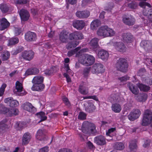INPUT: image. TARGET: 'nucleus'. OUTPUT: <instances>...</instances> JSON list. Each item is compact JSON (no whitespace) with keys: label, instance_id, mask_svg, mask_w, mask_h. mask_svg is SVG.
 <instances>
[{"label":"nucleus","instance_id":"nucleus-1","mask_svg":"<svg viewBox=\"0 0 152 152\" xmlns=\"http://www.w3.org/2000/svg\"><path fill=\"white\" fill-rule=\"evenodd\" d=\"M69 39L73 41L69 42L66 46V48L70 49L76 47L79 44V42L76 40L82 39L83 38V35L80 32L75 31L69 34Z\"/></svg>","mask_w":152,"mask_h":152},{"label":"nucleus","instance_id":"nucleus-2","mask_svg":"<svg viewBox=\"0 0 152 152\" xmlns=\"http://www.w3.org/2000/svg\"><path fill=\"white\" fill-rule=\"evenodd\" d=\"M97 34L98 36L104 38L114 36L115 32L112 28L104 26L99 28L97 31Z\"/></svg>","mask_w":152,"mask_h":152},{"label":"nucleus","instance_id":"nucleus-3","mask_svg":"<svg viewBox=\"0 0 152 152\" xmlns=\"http://www.w3.org/2000/svg\"><path fill=\"white\" fill-rule=\"evenodd\" d=\"M78 61L83 65L88 66H91L94 63L95 58L92 55L85 54L83 56V58H80Z\"/></svg>","mask_w":152,"mask_h":152},{"label":"nucleus","instance_id":"nucleus-4","mask_svg":"<svg viewBox=\"0 0 152 152\" xmlns=\"http://www.w3.org/2000/svg\"><path fill=\"white\" fill-rule=\"evenodd\" d=\"M152 121V112L148 110H145L142 120V125L146 126L150 124Z\"/></svg>","mask_w":152,"mask_h":152},{"label":"nucleus","instance_id":"nucleus-5","mask_svg":"<svg viewBox=\"0 0 152 152\" xmlns=\"http://www.w3.org/2000/svg\"><path fill=\"white\" fill-rule=\"evenodd\" d=\"M122 20L125 24L128 26L133 25L135 22V19L134 17L129 15H124Z\"/></svg>","mask_w":152,"mask_h":152},{"label":"nucleus","instance_id":"nucleus-6","mask_svg":"<svg viewBox=\"0 0 152 152\" xmlns=\"http://www.w3.org/2000/svg\"><path fill=\"white\" fill-rule=\"evenodd\" d=\"M106 138L102 135H98L94 138V142L97 145L102 146L106 144Z\"/></svg>","mask_w":152,"mask_h":152},{"label":"nucleus","instance_id":"nucleus-7","mask_svg":"<svg viewBox=\"0 0 152 152\" xmlns=\"http://www.w3.org/2000/svg\"><path fill=\"white\" fill-rule=\"evenodd\" d=\"M140 114L141 112L139 110L135 109L130 113L128 117L130 120L133 121L137 118Z\"/></svg>","mask_w":152,"mask_h":152},{"label":"nucleus","instance_id":"nucleus-8","mask_svg":"<svg viewBox=\"0 0 152 152\" xmlns=\"http://www.w3.org/2000/svg\"><path fill=\"white\" fill-rule=\"evenodd\" d=\"M123 41L127 43H131L134 40V38L132 34L129 33H125L122 36Z\"/></svg>","mask_w":152,"mask_h":152},{"label":"nucleus","instance_id":"nucleus-9","mask_svg":"<svg viewBox=\"0 0 152 152\" xmlns=\"http://www.w3.org/2000/svg\"><path fill=\"white\" fill-rule=\"evenodd\" d=\"M19 15L22 21L27 20L30 17L29 12L26 10L22 9L20 10Z\"/></svg>","mask_w":152,"mask_h":152},{"label":"nucleus","instance_id":"nucleus-10","mask_svg":"<svg viewBox=\"0 0 152 152\" xmlns=\"http://www.w3.org/2000/svg\"><path fill=\"white\" fill-rule=\"evenodd\" d=\"M25 39L26 40L28 41H34L37 39V36L35 33L28 31L26 34Z\"/></svg>","mask_w":152,"mask_h":152},{"label":"nucleus","instance_id":"nucleus-11","mask_svg":"<svg viewBox=\"0 0 152 152\" xmlns=\"http://www.w3.org/2000/svg\"><path fill=\"white\" fill-rule=\"evenodd\" d=\"M23 107L25 110L33 113L36 111V108L29 102H27L23 104Z\"/></svg>","mask_w":152,"mask_h":152},{"label":"nucleus","instance_id":"nucleus-12","mask_svg":"<svg viewBox=\"0 0 152 152\" xmlns=\"http://www.w3.org/2000/svg\"><path fill=\"white\" fill-rule=\"evenodd\" d=\"M99 41L98 39L95 38L90 40L88 39L87 42L89 44L90 48L94 50L98 46V42Z\"/></svg>","mask_w":152,"mask_h":152},{"label":"nucleus","instance_id":"nucleus-13","mask_svg":"<svg viewBox=\"0 0 152 152\" xmlns=\"http://www.w3.org/2000/svg\"><path fill=\"white\" fill-rule=\"evenodd\" d=\"M85 25V23L82 20H76L73 22V27L79 30H82Z\"/></svg>","mask_w":152,"mask_h":152},{"label":"nucleus","instance_id":"nucleus-14","mask_svg":"<svg viewBox=\"0 0 152 152\" xmlns=\"http://www.w3.org/2000/svg\"><path fill=\"white\" fill-rule=\"evenodd\" d=\"M4 102L11 107H15L18 104V102L16 100H14L12 97L5 99Z\"/></svg>","mask_w":152,"mask_h":152},{"label":"nucleus","instance_id":"nucleus-15","mask_svg":"<svg viewBox=\"0 0 152 152\" xmlns=\"http://www.w3.org/2000/svg\"><path fill=\"white\" fill-rule=\"evenodd\" d=\"M34 53L31 50L25 51L22 53V56L25 59L30 61L32 59L34 56Z\"/></svg>","mask_w":152,"mask_h":152},{"label":"nucleus","instance_id":"nucleus-16","mask_svg":"<svg viewBox=\"0 0 152 152\" xmlns=\"http://www.w3.org/2000/svg\"><path fill=\"white\" fill-rule=\"evenodd\" d=\"M113 45L115 49L120 52H124L126 50L125 45L122 42H114Z\"/></svg>","mask_w":152,"mask_h":152},{"label":"nucleus","instance_id":"nucleus-17","mask_svg":"<svg viewBox=\"0 0 152 152\" xmlns=\"http://www.w3.org/2000/svg\"><path fill=\"white\" fill-rule=\"evenodd\" d=\"M39 72V69L36 67H31L26 71L25 75L26 76L30 75H36L38 74Z\"/></svg>","mask_w":152,"mask_h":152},{"label":"nucleus","instance_id":"nucleus-18","mask_svg":"<svg viewBox=\"0 0 152 152\" xmlns=\"http://www.w3.org/2000/svg\"><path fill=\"white\" fill-rule=\"evenodd\" d=\"M68 32L66 31H62L59 35V39L62 42H66L69 38Z\"/></svg>","mask_w":152,"mask_h":152},{"label":"nucleus","instance_id":"nucleus-19","mask_svg":"<svg viewBox=\"0 0 152 152\" xmlns=\"http://www.w3.org/2000/svg\"><path fill=\"white\" fill-rule=\"evenodd\" d=\"M96 109V107L92 102H88L86 104L85 111L88 113H91L94 112Z\"/></svg>","mask_w":152,"mask_h":152},{"label":"nucleus","instance_id":"nucleus-20","mask_svg":"<svg viewBox=\"0 0 152 152\" xmlns=\"http://www.w3.org/2000/svg\"><path fill=\"white\" fill-rule=\"evenodd\" d=\"M36 138L40 141L45 140L46 139V136L44 131L42 129H39L37 132Z\"/></svg>","mask_w":152,"mask_h":152},{"label":"nucleus","instance_id":"nucleus-21","mask_svg":"<svg viewBox=\"0 0 152 152\" xmlns=\"http://www.w3.org/2000/svg\"><path fill=\"white\" fill-rule=\"evenodd\" d=\"M77 17L80 18H88L90 15L89 12L87 11H77L76 13Z\"/></svg>","mask_w":152,"mask_h":152},{"label":"nucleus","instance_id":"nucleus-22","mask_svg":"<svg viewBox=\"0 0 152 152\" xmlns=\"http://www.w3.org/2000/svg\"><path fill=\"white\" fill-rule=\"evenodd\" d=\"M10 25V23L7 20L3 18L0 20V30H3L7 28Z\"/></svg>","mask_w":152,"mask_h":152},{"label":"nucleus","instance_id":"nucleus-23","mask_svg":"<svg viewBox=\"0 0 152 152\" xmlns=\"http://www.w3.org/2000/svg\"><path fill=\"white\" fill-rule=\"evenodd\" d=\"M31 135L29 132L25 133L22 137V144L23 145L28 144L30 140Z\"/></svg>","mask_w":152,"mask_h":152},{"label":"nucleus","instance_id":"nucleus-24","mask_svg":"<svg viewBox=\"0 0 152 152\" xmlns=\"http://www.w3.org/2000/svg\"><path fill=\"white\" fill-rule=\"evenodd\" d=\"M33 83L34 84L31 87V89L33 91H41L44 88L45 86L43 83Z\"/></svg>","mask_w":152,"mask_h":152},{"label":"nucleus","instance_id":"nucleus-25","mask_svg":"<svg viewBox=\"0 0 152 152\" xmlns=\"http://www.w3.org/2000/svg\"><path fill=\"white\" fill-rule=\"evenodd\" d=\"M84 83L82 82L79 85L78 91L83 95H86L88 93V89L84 86Z\"/></svg>","mask_w":152,"mask_h":152},{"label":"nucleus","instance_id":"nucleus-26","mask_svg":"<svg viewBox=\"0 0 152 152\" xmlns=\"http://www.w3.org/2000/svg\"><path fill=\"white\" fill-rule=\"evenodd\" d=\"M116 65L117 66H125L128 65L127 61L123 58H119L117 61Z\"/></svg>","mask_w":152,"mask_h":152},{"label":"nucleus","instance_id":"nucleus-27","mask_svg":"<svg viewBox=\"0 0 152 152\" xmlns=\"http://www.w3.org/2000/svg\"><path fill=\"white\" fill-rule=\"evenodd\" d=\"M98 55L99 57L102 60H106L108 57L109 54L107 51L102 50L99 51Z\"/></svg>","mask_w":152,"mask_h":152},{"label":"nucleus","instance_id":"nucleus-28","mask_svg":"<svg viewBox=\"0 0 152 152\" xmlns=\"http://www.w3.org/2000/svg\"><path fill=\"white\" fill-rule=\"evenodd\" d=\"M89 51L88 48H83L80 50H79L77 53H76V55L75 56L76 57L78 58V60L80 58H82L83 57V56L85 54H87L84 53L87 52Z\"/></svg>","mask_w":152,"mask_h":152},{"label":"nucleus","instance_id":"nucleus-29","mask_svg":"<svg viewBox=\"0 0 152 152\" xmlns=\"http://www.w3.org/2000/svg\"><path fill=\"white\" fill-rule=\"evenodd\" d=\"M101 25L100 20L98 19L93 20L91 23L90 25L91 28L92 30H95Z\"/></svg>","mask_w":152,"mask_h":152},{"label":"nucleus","instance_id":"nucleus-30","mask_svg":"<svg viewBox=\"0 0 152 152\" xmlns=\"http://www.w3.org/2000/svg\"><path fill=\"white\" fill-rule=\"evenodd\" d=\"M147 97V94L145 93L140 94L136 97V99L138 102L145 101Z\"/></svg>","mask_w":152,"mask_h":152},{"label":"nucleus","instance_id":"nucleus-31","mask_svg":"<svg viewBox=\"0 0 152 152\" xmlns=\"http://www.w3.org/2000/svg\"><path fill=\"white\" fill-rule=\"evenodd\" d=\"M129 147L132 152L136 151L137 147V141L135 140L131 141L130 143Z\"/></svg>","mask_w":152,"mask_h":152},{"label":"nucleus","instance_id":"nucleus-32","mask_svg":"<svg viewBox=\"0 0 152 152\" xmlns=\"http://www.w3.org/2000/svg\"><path fill=\"white\" fill-rule=\"evenodd\" d=\"M112 110L115 113H119L121 111L122 108L120 104L118 103L113 104L111 106Z\"/></svg>","mask_w":152,"mask_h":152},{"label":"nucleus","instance_id":"nucleus-33","mask_svg":"<svg viewBox=\"0 0 152 152\" xmlns=\"http://www.w3.org/2000/svg\"><path fill=\"white\" fill-rule=\"evenodd\" d=\"M44 79V78L43 76H36L33 78L32 82L33 83H42Z\"/></svg>","mask_w":152,"mask_h":152},{"label":"nucleus","instance_id":"nucleus-34","mask_svg":"<svg viewBox=\"0 0 152 152\" xmlns=\"http://www.w3.org/2000/svg\"><path fill=\"white\" fill-rule=\"evenodd\" d=\"M140 91L147 92L150 89V87L142 83H138L137 84Z\"/></svg>","mask_w":152,"mask_h":152},{"label":"nucleus","instance_id":"nucleus-35","mask_svg":"<svg viewBox=\"0 0 152 152\" xmlns=\"http://www.w3.org/2000/svg\"><path fill=\"white\" fill-rule=\"evenodd\" d=\"M91 70L93 73H99L104 72V69L103 67H91Z\"/></svg>","mask_w":152,"mask_h":152},{"label":"nucleus","instance_id":"nucleus-36","mask_svg":"<svg viewBox=\"0 0 152 152\" xmlns=\"http://www.w3.org/2000/svg\"><path fill=\"white\" fill-rule=\"evenodd\" d=\"M129 88L131 91L134 94L137 95L139 92V91L138 88L132 84H129Z\"/></svg>","mask_w":152,"mask_h":152},{"label":"nucleus","instance_id":"nucleus-37","mask_svg":"<svg viewBox=\"0 0 152 152\" xmlns=\"http://www.w3.org/2000/svg\"><path fill=\"white\" fill-rule=\"evenodd\" d=\"M119 96L118 95L115 94H112L109 96L108 99L111 102H117L119 99Z\"/></svg>","mask_w":152,"mask_h":152},{"label":"nucleus","instance_id":"nucleus-38","mask_svg":"<svg viewBox=\"0 0 152 152\" xmlns=\"http://www.w3.org/2000/svg\"><path fill=\"white\" fill-rule=\"evenodd\" d=\"M90 133L92 134H94L96 132L95 125L92 123H88V124Z\"/></svg>","mask_w":152,"mask_h":152},{"label":"nucleus","instance_id":"nucleus-39","mask_svg":"<svg viewBox=\"0 0 152 152\" xmlns=\"http://www.w3.org/2000/svg\"><path fill=\"white\" fill-rule=\"evenodd\" d=\"M36 115L39 118L41 119L39 122L46 120L47 119V116H45V113L43 112H41L37 113Z\"/></svg>","mask_w":152,"mask_h":152},{"label":"nucleus","instance_id":"nucleus-40","mask_svg":"<svg viewBox=\"0 0 152 152\" xmlns=\"http://www.w3.org/2000/svg\"><path fill=\"white\" fill-rule=\"evenodd\" d=\"M124 148L123 143L121 142H117L115 143L114 148L117 150H121Z\"/></svg>","mask_w":152,"mask_h":152},{"label":"nucleus","instance_id":"nucleus-41","mask_svg":"<svg viewBox=\"0 0 152 152\" xmlns=\"http://www.w3.org/2000/svg\"><path fill=\"white\" fill-rule=\"evenodd\" d=\"M81 49V47H78L77 48H75L73 50H71L68 52L67 53V55L69 57H70L76 54V53H77L78 51L80 50Z\"/></svg>","mask_w":152,"mask_h":152},{"label":"nucleus","instance_id":"nucleus-42","mask_svg":"<svg viewBox=\"0 0 152 152\" xmlns=\"http://www.w3.org/2000/svg\"><path fill=\"white\" fill-rule=\"evenodd\" d=\"M19 42V39L17 37L13 38L9 40L8 45L9 46L18 43Z\"/></svg>","mask_w":152,"mask_h":152},{"label":"nucleus","instance_id":"nucleus-43","mask_svg":"<svg viewBox=\"0 0 152 152\" xmlns=\"http://www.w3.org/2000/svg\"><path fill=\"white\" fill-rule=\"evenodd\" d=\"M53 67H50L49 68H47L43 72H44V74L46 75H50L53 73Z\"/></svg>","mask_w":152,"mask_h":152},{"label":"nucleus","instance_id":"nucleus-44","mask_svg":"<svg viewBox=\"0 0 152 152\" xmlns=\"http://www.w3.org/2000/svg\"><path fill=\"white\" fill-rule=\"evenodd\" d=\"M10 116H15L18 115L19 111L16 108L11 109L8 112Z\"/></svg>","mask_w":152,"mask_h":152},{"label":"nucleus","instance_id":"nucleus-45","mask_svg":"<svg viewBox=\"0 0 152 152\" xmlns=\"http://www.w3.org/2000/svg\"><path fill=\"white\" fill-rule=\"evenodd\" d=\"M16 89L17 91L21 92L22 91L23 87L22 84L19 81H17L15 84Z\"/></svg>","mask_w":152,"mask_h":152},{"label":"nucleus","instance_id":"nucleus-46","mask_svg":"<svg viewBox=\"0 0 152 152\" xmlns=\"http://www.w3.org/2000/svg\"><path fill=\"white\" fill-rule=\"evenodd\" d=\"M0 9L3 13H6L9 10V7L7 4H1L0 5Z\"/></svg>","mask_w":152,"mask_h":152},{"label":"nucleus","instance_id":"nucleus-47","mask_svg":"<svg viewBox=\"0 0 152 152\" xmlns=\"http://www.w3.org/2000/svg\"><path fill=\"white\" fill-rule=\"evenodd\" d=\"M10 54L7 51H6L3 53L1 55L2 59L3 60H7L10 57Z\"/></svg>","mask_w":152,"mask_h":152},{"label":"nucleus","instance_id":"nucleus-48","mask_svg":"<svg viewBox=\"0 0 152 152\" xmlns=\"http://www.w3.org/2000/svg\"><path fill=\"white\" fill-rule=\"evenodd\" d=\"M9 109L5 107L4 105L2 104H0V113L5 114L8 112Z\"/></svg>","mask_w":152,"mask_h":152},{"label":"nucleus","instance_id":"nucleus-49","mask_svg":"<svg viewBox=\"0 0 152 152\" xmlns=\"http://www.w3.org/2000/svg\"><path fill=\"white\" fill-rule=\"evenodd\" d=\"M29 0H14V3L16 6L21 4H25L29 2Z\"/></svg>","mask_w":152,"mask_h":152},{"label":"nucleus","instance_id":"nucleus-50","mask_svg":"<svg viewBox=\"0 0 152 152\" xmlns=\"http://www.w3.org/2000/svg\"><path fill=\"white\" fill-rule=\"evenodd\" d=\"M82 131L83 133L86 134H90L89 128L88 124L87 125H85V127H83L82 128Z\"/></svg>","mask_w":152,"mask_h":152},{"label":"nucleus","instance_id":"nucleus-51","mask_svg":"<svg viewBox=\"0 0 152 152\" xmlns=\"http://www.w3.org/2000/svg\"><path fill=\"white\" fill-rule=\"evenodd\" d=\"M143 14L145 16H148L152 18V9H150L149 11H147L145 9L143 10Z\"/></svg>","mask_w":152,"mask_h":152},{"label":"nucleus","instance_id":"nucleus-52","mask_svg":"<svg viewBox=\"0 0 152 152\" xmlns=\"http://www.w3.org/2000/svg\"><path fill=\"white\" fill-rule=\"evenodd\" d=\"M86 114L83 112H80L78 116V119L84 120L86 119Z\"/></svg>","mask_w":152,"mask_h":152},{"label":"nucleus","instance_id":"nucleus-53","mask_svg":"<svg viewBox=\"0 0 152 152\" xmlns=\"http://www.w3.org/2000/svg\"><path fill=\"white\" fill-rule=\"evenodd\" d=\"M137 6V4L135 2H131L128 4V7L131 9H135Z\"/></svg>","mask_w":152,"mask_h":152},{"label":"nucleus","instance_id":"nucleus-54","mask_svg":"<svg viewBox=\"0 0 152 152\" xmlns=\"http://www.w3.org/2000/svg\"><path fill=\"white\" fill-rule=\"evenodd\" d=\"M22 31L21 28L19 27H15V36L20 35Z\"/></svg>","mask_w":152,"mask_h":152},{"label":"nucleus","instance_id":"nucleus-55","mask_svg":"<svg viewBox=\"0 0 152 152\" xmlns=\"http://www.w3.org/2000/svg\"><path fill=\"white\" fill-rule=\"evenodd\" d=\"M117 69L122 72H126L128 70L127 67H116Z\"/></svg>","mask_w":152,"mask_h":152},{"label":"nucleus","instance_id":"nucleus-56","mask_svg":"<svg viewBox=\"0 0 152 152\" xmlns=\"http://www.w3.org/2000/svg\"><path fill=\"white\" fill-rule=\"evenodd\" d=\"M91 67H87L84 69L83 71V74L85 76H87L88 74L90 71L91 69Z\"/></svg>","mask_w":152,"mask_h":152},{"label":"nucleus","instance_id":"nucleus-57","mask_svg":"<svg viewBox=\"0 0 152 152\" xmlns=\"http://www.w3.org/2000/svg\"><path fill=\"white\" fill-rule=\"evenodd\" d=\"M140 6L142 8H144L145 6H147L148 7H150V4L148 3L144 2H141L139 4Z\"/></svg>","mask_w":152,"mask_h":152},{"label":"nucleus","instance_id":"nucleus-58","mask_svg":"<svg viewBox=\"0 0 152 152\" xmlns=\"http://www.w3.org/2000/svg\"><path fill=\"white\" fill-rule=\"evenodd\" d=\"M63 102L68 107H69L70 105V103L68 99L66 97H64L63 98Z\"/></svg>","mask_w":152,"mask_h":152},{"label":"nucleus","instance_id":"nucleus-59","mask_svg":"<svg viewBox=\"0 0 152 152\" xmlns=\"http://www.w3.org/2000/svg\"><path fill=\"white\" fill-rule=\"evenodd\" d=\"M64 69L67 74L68 73L71 75H73L72 72L69 69V67H64Z\"/></svg>","mask_w":152,"mask_h":152},{"label":"nucleus","instance_id":"nucleus-60","mask_svg":"<svg viewBox=\"0 0 152 152\" xmlns=\"http://www.w3.org/2000/svg\"><path fill=\"white\" fill-rule=\"evenodd\" d=\"M118 80L121 82L126 81L127 80V77L124 76L121 77H118Z\"/></svg>","mask_w":152,"mask_h":152},{"label":"nucleus","instance_id":"nucleus-61","mask_svg":"<svg viewBox=\"0 0 152 152\" xmlns=\"http://www.w3.org/2000/svg\"><path fill=\"white\" fill-rule=\"evenodd\" d=\"M48 147L46 146L40 149L39 152H48Z\"/></svg>","mask_w":152,"mask_h":152},{"label":"nucleus","instance_id":"nucleus-62","mask_svg":"<svg viewBox=\"0 0 152 152\" xmlns=\"http://www.w3.org/2000/svg\"><path fill=\"white\" fill-rule=\"evenodd\" d=\"M94 99L97 100L98 99L96 96H88L84 97H83V99Z\"/></svg>","mask_w":152,"mask_h":152},{"label":"nucleus","instance_id":"nucleus-63","mask_svg":"<svg viewBox=\"0 0 152 152\" xmlns=\"http://www.w3.org/2000/svg\"><path fill=\"white\" fill-rule=\"evenodd\" d=\"M148 42L146 40H143L141 42L140 45L141 46L146 47Z\"/></svg>","mask_w":152,"mask_h":152},{"label":"nucleus","instance_id":"nucleus-64","mask_svg":"<svg viewBox=\"0 0 152 152\" xmlns=\"http://www.w3.org/2000/svg\"><path fill=\"white\" fill-rule=\"evenodd\" d=\"M150 140H147L145 142L144 144L143 145V146L145 148H147L148 147L150 144Z\"/></svg>","mask_w":152,"mask_h":152}]
</instances>
